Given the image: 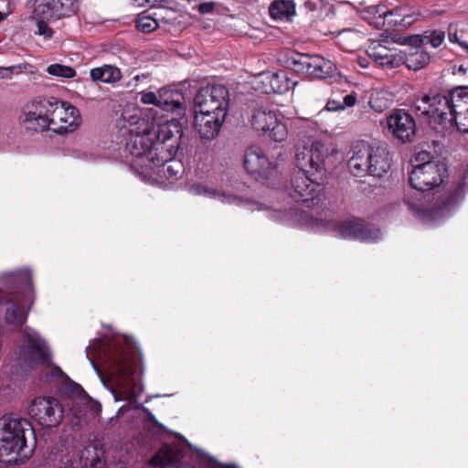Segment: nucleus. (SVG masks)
Masks as SVG:
<instances>
[{
    "label": "nucleus",
    "instance_id": "1",
    "mask_svg": "<svg viewBox=\"0 0 468 468\" xmlns=\"http://www.w3.org/2000/svg\"><path fill=\"white\" fill-rule=\"evenodd\" d=\"M189 143L181 121L172 118L142 133L131 130L123 152L131 168L140 176H147L177 152H187Z\"/></svg>",
    "mask_w": 468,
    "mask_h": 468
},
{
    "label": "nucleus",
    "instance_id": "2",
    "mask_svg": "<svg viewBox=\"0 0 468 468\" xmlns=\"http://www.w3.org/2000/svg\"><path fill=\"white\" fill-rule=\"evenodd\" d=\"M36 447V431L27 418L17 413H5L0 418V463L24 464Z\"/></svg>",
    "mask_w": 468,
    "mask_h": 468
},
{
    "label": "nucleus",
    "instance_id": "3",
    "mask_svg": "<svg viewBox=\"0 0 468 468\" xmlns=\"http://www.w3.org/2000/svg\"><path fill=\"white\" fill-rule=\"evenodd\" d=\"M276 160L274 164L270 162L261 147L250 146L244 155V167L255 181L281 192L291 206L292 194L289 191L287 180L279 167V161L283 160L281 153L277 154Z\"/></svg>",
    "mask_w": 468,
    "mask_h": 468
},
{
    "label": "nucleus",
    "instance_id": "4",
    "mask_svg": "<svg viewBox=\"0 0 468 468\" xmlns=\"http://www.w3.org/2000/svg\"><path fill=\"white\" fill-rule=\"evenodd\" d=\"M348 166L356 176L382 177L390 168L389 153L382 144L361 141L353 146Z\"/></svg>",
    "mask_w": 468,
    "mask_h": 468
},
{
    "label": "nucleus",
    "instance_id": "5",
    "mask_svg": "<svg viewBox=\"0 0 468 468\" xmlns=\"http://www.w3.org/2000/svg\"><path fill=\"white\" fill-rule=\"evenodd\" d=\"M307 226L315 231H334L339 238L357 239L363 242L376 241L381 236L378 229L369 228L360 219L335 221L333 219L331 212L325 213L324 218L312 216Z\"/></svg>",
    "mask_w": 468,
    "mask_h": 468
},
{
    "label": "nucleus",
    "instance_id": "6",
    "mask_svg": "<svg viewBox=\"0 0 468 468\" xmlns=\"http://www.w3.org/2000/svg\"><path fill=\"white\" fill-rule=\"evenodd\" d=\"M323 145L319 143H315L312 145L311 149L305 148L304 152L298 153L296 154L297 165L299 171L297 173V181L302 182L305 187H302L300 185L297 186V192L303 197V202L307 207H314L320 204L324 198V187L320 183L315 182L306 167L309 165L311 168H314L317 163L320 161L318 154L314 155L319 148Z\"/></svg>",
    "mask_w": 468,
    "mask_h": 468
},
{
    "label": "nucleus",
    "instance_id": "7",
    "mask_svg": "<svg viewBox=\"0 0 468 468\" xmlns=\"http://www.w3.org/2000/svg\"><path fill=\"white\" fill-rule=\"evenodd\" d=\"M86 352L88 356L93 352L102 358L110 373L121 382L127 386L134 385L136 366L123 348L115 345L106 347L101 340L96 339L93 346H87Z\"/></svg>",
    "mask_w": 468,
    "mask_h": 468
},
{
    "label": "nucleus",
    "instance_id": "8",
    "mask_svg": "<svg viewBox=\"0 0 468 468\" xmlns=\"http://www.w3.org/2000/svg\"><path fill=\"white\" fill-rule=\"evenodd\" d=\"M463 90H454L450 96L424 95L414 101V108L440 123H446L454 113L455 108H463Z\"/></svg>",
    "mask_w": 468,
    "mask_h": 468
},
{
    "label": "nucleus",
    "instance_id": "9",
    "mask_svg": "<svg viewBox=\"0 0 468 468\" xmlns=\"http://www.w3.org/2000/svg\"><path fill=\"white\" fill-rule=\"evenodd\" d=\"M229 93L226 86L215 84L201 88L194 98L195 113L227 116Z\"/></svg>",
    "mask_w": 468,
    "mask_h": 468
},
{
    "label": "nucleus",
    "instance_id": "10",
    "mask_svg": "<svg viewBox=\"0 0 468 468\" xmlns=\"http://www.w3.org/2000/svg\"><path fill=\"white\" fill-rule=\"evenodd\" d=\"M393 44L406 45L408 39L399 35L381 36V38L370 41L367 52L380 67L395 69L404 64V54L397 52Z\"/></svg>",
    "mask_w": 468,
    "mask_h": 468
},
{
    "label": "nucleus",
    "instance_id": "11",
    "mask_svg": "<svg viewBox=\"0 0 468 468\" xmlns=\"http://www.w3.org/2000/svg\"><path fill=\"white\" fill-rule=\"evenodd\" d=\"M63 413L62 404L53 397H37L28 407L29 416L47 428L58 427L62 421Z\"/></svg>",
    "mask_w": 468,
    "mask_h": 468
},
{
    "label": "nucleus",
    "instance_id": "12",
    "mask_svg": "<svg viewBox=\"0 0 468 468\" xmlns=\"http://www.w3.org/2000/svg\"><path fill=\"white\" fill-rule=\"evenodd\" d=\"M446 174V167L438 161L416 164L410 174V186L420 191L431 190L440 186Z\"/></svg>",
    "mask_w": 468,
    "mask_h": 468
},
{
    "label": "nucleus",
    "instance_id": "13",
    "mask_svg": "<svg viewBox=\"0 0 468 468\" xmlns=\"http://www.w3.org/2000/svg\"><path fill=\"white\" fill-rule=\"evenodd\" d=\"M250 122L253 129L267 133L275 142H283L288 136L287 126L278 120L275 112L268 106L254 108Z\"/></svg>",
    "mask_w": 468,
    "mask_h": 468
},
{
    "label": "nucleus",
    "instance_id": "14",
    "mask_svg": "<svg viewBox=\"0 0 468 468\" xmlns=\"http://www.w3.org/2000/svg\"><path fill=\"white\" fill-rule=\"evenodd\" d=\"M26 344L19 346L18 361L22 367L33 369L49 361L46 342L37 335L25 334Z\"/></svg>",
    "mask_w": 468,
    "mask_h": 468
},
{
    "label": "nucleus",
    "instance_id": "15",
    "mask_svg": "<svg viewBox=\"0 0 468 468\" xmlns=\"http://www.w3.org/2000/svg\"><path fill=\"white\" fill-rule=\"evenodd\" d=\"M388 129L393 138L405 144L411 142L416 134L414 118L404 111H396L387 119Z\"/></svg>",
    "mask_w": 468,
    "mask_h": 468
},
{
    "label": "nucleus",
    "instance_id": "16",
    "mask_svg": "<svg viewBox=\"0 0 468 468\" xmlns=\"http://www.w3.org/2000/svg\"><path fill=\"white\" fill-rule=\"evenodd\" d=\"M40 105H37V100L31 104H27L23 108L19 116L20 124L27 131L42 133L50 130L49 122L47 117L41 114L44 112Z\"/></svg>",
    "mask_w": 468,
    "mask_h": 468
},
{
    "label": "nucleus",
    "instance_id": "17",
    "mask_svg": "<svg viewBox=\"0 0 468 468\" xmlns=\"http://www.w3.org/2000/svg\"><path fill=\"white\" fill-rule=\"evenodd\" d=\"M291 88V80L288 72L280 70L276 73H262L259 76L256 90L262 93H284Z\"/></svg>",
    "mask_w": 468,
    "mask_h": 468
},
{
    "label": "nucleus",
    "instance_id": "18",
    "mask_svg": "<svg viewBox=\"0 0 468 468\" xmlns=\"http://www.w3.org/2000/svg\"><path fill=\"white\" fill-rule=\"evenodd\" d=\"M79 8L78 0H48L44 5H39L37 11L44 18L59 19L64 16H70Z\"/></svg>",
    "mask_w": 468,
    "mask_h": 468
},
{
    "label": "nucleus",
    "instance_id": "19",
    "mask_svg": "<svg viewBox=\"0 0 468 468\" xmlns=\"http://www.w3.org/2000/svg\"><path fill=\"white\" fill-rule=\"evenodd\" d=\"M50 100L37 101V105H40L44 112L41 115L47 117L49 127L58 124V119H61L62 115L77 112V108L68 102L58 101L55 98Z\"/></svg>",
    "mask_w": 468,
    "mask_h": 468
},
{
    "label": "nucleus",
    "instance_id": "20",
    "mask_svg": "<svg viewBox=\"0 0 468 468\" xmlns=\"http://www.w3.org/2000/svg\"><path fill=\"white\" fill-rule=\"evenodd\" d=\"M159 108L184 116L186 112L184 93L176 89L162 88L158 90Z\"/></svg>",
    "mask_w": 468,
    "mask_h": 468
},
{
    "label": "nucleus",
    "instance_id": "21",
    "mask_svg": "<svg viewBox=\"0 0 468 468\" xmlns=\"http://www.w3.org/2000/svg\"><path fill=\"white\" fill-rule=\"evenodd\" d=\"M0 305L5 306L4 320L6 324L15 328L23 326L27 321V313L16 295L13 298L7 296L5 300L0 301Z\"/></svg>",
    "mask_w": 468,
    "mask_h": 468
},
{
    "label": "nucleus",
    "instance_id": "22",
    "mask_svg": "<svg viewBox=\"0 0 468 468\" xmlns=\"http://www.w3.org/2000/svg\"><path fill=\"white\" fill-rule=\"evenodd\" d=\"M226 116L215 114H201V119L197 122L196 126L202 140L211 141L215 139L225 122Z\"/></svg>",
    "mask_w": 468,
    "mask_h": 468
},
{
    "label": "nucleus",
    "instance_id": "23",
    "mask_svg": "<svg viewBox=\"0 0 468 468\" xmlns=\"http://www.w3.org/2000/svg\"><path fill=\"white\" fill-rule=\"evenodd\" d=\"M420 16V13L412 6L399 5L392 9L388 8L387 20L388 25L402 27L411 26Z\"/></svg>",
    "mask_w": 468,
    "mask_h": 468
},
{
    "label": "nucleus",
    "instance_id": "24",
    "mask_svg": "<svg viewBox=\"0 0 468 468\" xmlns=\"http://www.w3.org/2000/svg\"><path fill=\"white\" fill-rule=\"evenodd\" d=\"M335 71V65L320 56L308 55L305 75L324 79L331 76Z\"/></svg>",
    "mask_w": 468,
    "mask_h": 468
},
{
    "label": "nucleus",
    "instance_id": "25",
    "mask_svg": "<svg viewBox=\"0 0 468 468\" xmlns=\"http://www.w3.org/2000/svg\"><path fill=\"white\" fill-rule=\"evenodd\" d=\"M409 208L423 223L431 224L441 219L445 216V207L435 206L420 207L412 202H407Z\"/></svg>",
    "mask_w": 468,
    "mask_h": 468
},
{
    "label": "nucleus",
    "instance_id": "26",
    "mask_svg": "<svg viewBox=\"0 0 468 468\" xmlns=\"http://www.w3.org/2000/svg\"><path fill=\"white\" fill-rule=\"evenodd\" d=\"M445 38V34L441 30H429L421 35H414L407 37L408 45L416 48H421L430 44L432 48L440 47Z\"/></svg>",
    "mask_w": 468,
    "mask_h": 468
},
{
    "label": "nucleus",
    "instance_id": "27",
    "mask_svg": "<svg viewBox=\"0 0 468 468\" xmlns=\"http://www.w3.org/2000/svg\"><path fill=\"white\" fill-rule=\"evenodd\" d=\"M388 7L385 5H375L363 8L360 16L375 28H381L387 20Z\"/></svg>",
    "mask_w": 468,
    "mask_h": 468
},
{
    "label": "nucleus",
    "instance_id": "28",
    "mask_svg": "<svg viewBox=\"0 0 468 468\" xmlns=\"http://www.w3.org/2000/svg\"><path fill=\"white\" fill-rule=\"evenodd\" d=\"M90 77L95 82L101 81L112 84L121 80L122 74L119 68L105 64L101 67L91 69Z\"/></svg>",
    "mask_w": 468,
    "mask_h": 468
},
{
    "label": "nucleus",
    "instance_id": "29",
    "mask_svg": "<svg viewBox=\"0 0 468 468\" xmlns=\"http://www.w3.org/2000/svg\"><path fill=\"white\" fill-rule=\"evenodd\" d=\"M81 461L86 468H105L104 451L98 445H90L84 449Z\"/></svg>",
    "mask_w": 468,
    "mask_h": 468
},
{
    "label": "nucleus",
    "instance_id": "30",
    "mask_svg": "<svg viewBox=\"0 0 468 468\" xmlns=\"http://www.w3.org/2000/svg\"><path fill=\"white\" fill-rule=\"evenodd\" d=\"M6 282L14 284L15 291L12 293H29L34 292L32 273L29 270L20 271L10 275Z\"/></svg>",
    "mask_w": 468,
    "mask_h": 468
},
{
    "label": "nucleus",
    "instance_id": "31",
    "mask_svg": "<svg viewBox=\"0 0 468 468\" xmlns=\"http://www.w3.org/2000/svg\"><path fill=\"white\" fill-rule=\"evenodd\" d=\"M431 60V57L428 52L411 46L410 52L404 55V63L408 69L412 70H419L426 67Z\"/></svg>",
    "mask_w": 468,
    "mask_h": 468
},
{
    "label": "nucleus",
    "instance_id": "32",
    "mask_svg": "<svg viewBox=\"0 0 468 468\" xmlns=\"http://www.w3.org/2000/svg\"><path fill=\"white\" fill-rule=\"evenodd\" d=\"M58 124L53 125L50 130L56 133L63 134L75 131L80 123V116L79 110L76 112L62 115L61 119H58Z\"/></svg>",
    "mask_w": 468,
    "mask_h": 468
},
{
    "label": "nucleus",
    "instance_id": "33",
    "mask_svg": "<svg viewBox=\"0 0 468 468\" xmlns=\"http://www.w3.org/2000/svg\"><path fill=\"white\" fill-rule=\"evenodd\" d=\"M392 94L385 90H372L368 104L377 112H383L392 104Z\"/></svg>",
    "mask_w": 468,
    "mask_h": 468
},
{
    "label": "nucleus",
    "instance_id": "34",
    "mask_svg": "<svg viewBox=\"0 0 468 468\" xmlns=\"http://www.w3.org/2000/svg\"><path fill=\"white\" fill-rule=\"evenodd\" d=\"M269 14L273 19L290 21L292 16V0H274L269 6Z\"/></svg>",
    "mask_w": 468,
    "mask_h": 468
},
{
    "label": "nucleus",
    "instance_id": "35",
    "mask_svg": "<svg viewBox=\"0 0 468 468\" xmlns=\"http://www.w3.org/2000/svg\"><path fill=\"white\" fill-rule=\"evenodd\" d=\"M62 392L64 395L73 399L74 403L77 405H86L91 401V398L86 393L83 388L71 380L64 387Z\"/></svg>",
    "mask_w": 468,
    "mask_h": 468
},
{
    "label": "nucleus",
    "instance_id": "36",
    "mask_svg": "<svg viewBox=\"0 0 468 468\" xmlns=\"http://www.w3.org/2000/svg\"><path fill=\"white\" fill-rule=\"evenodd\" d=\"M463 108H455L454 113L448 122H454L459 132L468 133V107L467 102L463 100Z\"/></svg>",
    "mask_w": 468,
    "mask_h": 468
},
{
    "label": "nucleus",
    "instance_id": "37",
    "mask_svg": "<svg viewBox=\"0 0 468 468\" xmlns=\"http://www.w3.org/2000/svg\"><path fill=\"white\" fill-rule=\"evenodd\" d=\"M356 102V95L352 92L344 97V101L329 100L325 105V110L328 112L344 111L346 108L353 107Z\"/></svg>",
    "mask_w": 468,
    "mask_h": 468
},
{
    "label": "nucleus",
    "instance_id": "38",
    "mask_svg": "<svg viewBox=\"0 0 468 468\" xmlns=\"http://www.w3.org/2000/svg\"><path fill=\"white\" fill-rule=\"evenodd\" d=\"M156 16V13H154V17L140 14L135 21L137 29L144 33L153 32L158 27V19Z\"/></svg>",
    "mask_w": 468,
    "mask_h": 468
},
{
    "label": "nucleus",
    "instance_id": "39",
    "mask_svg": "<svg viewBox=\"0 0 468 468\" xmlns=\"http://www.w3.org/2000/svg\"><path fill=\"white\" fill-rule=\"evenodd\" d=\"M23 70L34 73V66L24 62L10 67H0V79H11L14 74H19Z\"/></svg>",
    "mask_w": 468,
    "mask_h": 468
},
{
    "label": "nucleus",
    "instance_id": "40",
    "mask_svg": "<svg viewBox=\"0 0 468 468\" xmlns=\"http://www.w3.org/2000/svg\"><path fill=\"white\" fill-rule=\"evenodd\" d=\"M188 153H189L188 149H187V152H184V154L179 152V154L181 155H184L185 154H187ZM177 154H178V152L171 159H169V161H166L164 165H160V166H165L164 174L167 178H176L181 174L182 165L179 162L174 160L175 156Z\"/></svg>",
    "mask_w": 468,
    "mask_h": 468
},
{
    "label": "nucleus",
    "instance_id": "41",
    "mask_svg": "<svg viewBox=\"0 0 468 468\" xmlns=\"http://www.w3.org/2000/svg\"><path fill=\"white\" fill-rule=\"evenodd\" d=\"M47 71L50 75L66 79L73 78L76 75V70L72 67L61 64H52L48 67Z\"/></svg>",
    "mask_w": 468,
    "mask_h": 468
},
{
    "label": "nucleus",
    "instance_id": "42",
    "mask_svg": "<svg viewBox=\"0 0 468 468\" xmlns=\"http://www.w3.org/2000/svg\"><path fill=\"white\" fill-rule=\"evenodd\" d=\"M308 54L294 53V73L305 75Z\"/></svg>",
    "mask_w": 468,
    "mask_h": 468
},
{
    "label": "nucleus",
    "instance_id": "43",
    "mask_svg": "<svg viewBox=\"0 0 468 468\" xmlns=\"http://www.w3.org/2000/svg\"><path fill=\"white\" fill-rule=\"evenodd\" d=\"M137 410H141L144 416V420L147 422H151L154 427H157L161 430L165 429L164 425L157 421L155 417L153 415V413L145 407H144L142 404H139L136 406Z\"/></svg>",
    "mask_w": 468,
    "mask_h": 468
},
{
    "label": "nucleus",
    "instance_id": "44",
    "mask_svg": "<svg viewBox=\"0 0 468 468\" xmlns=\"http://www.w3.org/2000/svg\"><path fill=\"white\" fill-rule=\"evenodd\" d=\"M46 18L42 16L41 19L37 20V34L40 36H44L46 38H51L53 36V30L51 27H48L47 22L45 21Z\"/></svg>",
    "mask_w": 468,
    "mask_h": 468
},
{
    "label": "nucleus",
    "instance_id": "45",
    "mask_svg": "<svg viewBox=\"0 0 468 468\" xmlns=\"http://www.w3.org/2000/svg\"><path fill=\"white\" fill-rule=\"evenodd\" d=\"M141 101L144 104H154L159 107L158 94L149 91L142 94Z\"/></svg>",
    "mask_w": 468,
    "mask_h": 468
},
{
    "label": "nucleus",
    "instance_id": "46",
    "mask_svg": "<svg viewBox=\"0 0 468 468\" xmlns=\"http://www.w3.org/2000/svg\"><path fill=\"white\" fill-rule=\"evenodd\" d=\"M214 8H215L214 2L202 3V4H199L197 6V10L202 15L212 13Z\"/></svg>",
    "mask_w": 468,
    "mask_h": 468
},
{
    "label": "nucleus",
    "instance_id": "47",
    "mask_svg": "<svg viewBox=\"0 0 468 468\" xmlns=\"http://www.w3.org/2000/svg\"><path fill=\"white\" fill-rule=\"evenodd\" d=\"M211 468H238V467L233 464H223V463H219L218 461L213 459L211 461Z\"/></svg>",
    "mask_w": 468,
    "mask_h": 468
},
{
    "label": "nucleus",
    "instance_id": "48",
    "mask_svg": "<svg viewBox=\"0 0 468 468\" xmlns=\"http://www.w3.org/2000/svg\"><path fill=\"white\" fill-rule=\"evenodd\" d=\"M429 157H430L429 153L426 151H422V152L418 153V154L415 157V160H416V162L422 161V163H424V162L430 161Z\"/></svg>",
    "mask_w": 468,
    "mask_h": 468
},
{
    "label": "nucleus",
    "instance_id": "49",
    "mask_svg": "<svg viewBox=\"0 0 468 468\" xmlns=\"http://www.w3.org/2000/svg\"><path fill=\"white\" fill-rule=\"evenodd\" d=\"M65 376V373L57 366H54L52 368V377L60 378Z\"/></svg>",
    "mask_w": 468,
    "mask_h": 468
},
{
    "label": "nucleus",
    "instance_id": "50",
    "mask_svg": "<svg viewBox=\"0 0 468 468\" xmlns=\"http://www.w3.org/2000/svg\"><path fill=\"white\" fill-rule=\"evenodd\" d=\"M70 410H71V411L73 412V415L76 418H78V419L80 418V416H81V410H80L75 408V406H72V408Z\"/></svg>",
    "mask_w": 468,
    "mask_h": 468
},
{
    "label": "nucleus",
    "instance_id": "51",
    "mask_svg": "<svg viewBox=\"0 0 468 468\" xmlns=\"http://www.w3.org/2000/svg\"><path fill=\"white\" fill-rule=\"evenodd\" d=\"M449 39L451 42H458L460 44V42L458 41L456 32H454V33L449 32Z\"/></svg>",
    "mask_w": 468,
    "mask_h": 468
},
{
    "label": "nucleus",
    "instance_id": "52",
    "mask_svg": "<svg viewBox=\"0 0 468 468\" xmlns=\"http://www.w3.org/2000/svg\"><path fill=\"white\" fill-rule=\"evenodd\" d=\"M156 18L158 19V23L159 22H164L165 24L170 23V19L166 18L165 16H158Z\"/></svg>",
    "mask_w": 468,
    "mask_h": 468
},
{
    "label": "nucleus",
    "instance_id": "53",
    "mask_svg": "<svg viewBox=\"0 0 468 468\" xmlns=\"http://www.w3.org/2000/svg\"><path fill=\"white\" fill-rule=\"evenodd\" d=\"M283 216H284L285 218H289V219L291 218V217H292V213H291V207H289V209H288V210H286V211H284V212H283Z\"/></svg>",
    "mask_w": 468,
    "mask_h": 468
},
{
    "label": "nucleus",
    "instance_id": "54",
    "mask_svg": "<svg viewBox=\"0 0 468 468\" xmlns=\"http://www.w3.org/2000/svg\"><path fill=\"white\" fill-rule=\"evenodd\" d=\"M90 361H91V364H92V367H94V369L97 371L98 374H100V369H99L98 365L94 362V360L92 358H90Z\"/></svg>",
    "mask_w": 468,
    "mask_h": 468
},
{
    "label": "nucleus",
    "instance_id": "55",
    "mask_svg": "<svg viewBox=\"0 0 468 468\" xmlns=\"http://www.w3.org/2000/svg\"><path fill=\"white\" fill-rule=\"evenodd\" d=\"M460 45L468 52V43L460 42Z\"/></svg>",
    "mask_w": 468,
    "mask_h": 468
},
{
    "label": "nucleus",
    "instance_id": "56",
    "mask_svg": "<svg viewBox=\"0 0 468 468\" xmlns=\"http://www.w3.org/2000/svg\"><path fill=\"white\" fill-rule=\"evenodd\" d=\"M138 4V5H144V2H148V0H134Z\"/></svg>",
    "mask_w": 468,
    "mask_h": 468
},
{
    "label": "nucleus",
    "instance_id": "57",
    "mask_svg": "<svg viewBox=\"0 0 468 468\" xmlns=\"http://www.w3.org/2000/svg\"><path fill=\"white\" fill-rule=\"evenodd\" d=\"M137 122H138V121H137L136 116H132L131 117V123H137Z\"/></svg>",
    "mask_w": 468,
    "mask_h": 468
},
{
    "label": "nucleus",
    "instance_id": "58",
    "mask_svg": "<svg viewBox=\"0 0 468 468\" xmlns=\"http://www.w3.org/2000/svg\"><path fill=\"white\" fill-rule=\"evenodd\" d=\"M209 194H210L211 196L215 197L216 195H218V191H217V190H215V189H213V190L209 191Z\"/></svg>",
    "mask_w": 468,
    "mask_h": 468
},
{
    "label": "nucleus",
    "instance_id": "59",
    "mask_svg": "<svg viewBox=\"0 0 468 468\" xmlns=\"http://www.w3.org/2000/svg\"><path fill=\"white\" fill-rule=\"evenodd\" d=\"M112 393H113L114 398H115L116 400H121L122 399L115 391H113Z\"/></svg>",
    "mask_w": 468,
    "mask_h": 468
},
{
    "label": "nucleus",
    "instance_id": "60",
    "mask_svg": "<svg viewBox=\"0 0 468 468\" xmlns=\"http://www.w3.org/2000/svg\"><path fill=\"white\" fill-rule=\"evenodd\" d=\"M4 18H5L4 14H3L2 12H0V22H1L2 20H4Z\"/></svg>",
    "mask_w": 468,
    "mask_h": 468
},
{
    "label": "nucleus",
    "instance_id": "61",
    "mask_svg": "<svg viewBox=\"0 0 468 468\" xmlns=\"http://www.w3.org/2000/svg\"><path fill=\"white\" fill-rule=\"evenodd\" d=\"M359 64H360L361 67H364V68L366 67L365 62H362L361 59H359Z\"/></svg>",
    "mask_w": 468,
    "mask_h": 468
},
{
    "label": "nucleus",
    "instance_id": "62",
    "mask_svg": "<svg viewBox=\"0 0 468 468\" xmlns=\"http://www.w3.org/2000/svg\"><path fill=\"white\" fill-rule=\"evenodd\" d=\"M460 71H464L463 68L461 66L460 69H459Z\"/></svg>",
    "mask_w": 468,
    "mask_h": 468
},
{
    "label": "nucleus",
    "instance_id": "63",
    "mask_svg": "<svg viewBox=\"0 0 468 468\" xmlns=\"http://www.w3.org/2000/svg\"><path fill=\"white\" fill-rule=\"evenodd\" d=\"M299 217H300V218H303V217H305V216H304V215H303V214H300V215H299Z\"/></svg>",
    "mask_w": 468,
    "mask_h": 468
}]
</instances>
